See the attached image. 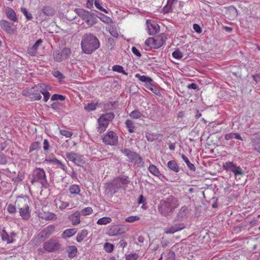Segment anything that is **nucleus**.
Instances as JSON below:
<instances>
[{"label":"nucleus","mask_w":260,"mask_h":260,"mask_svg":"<svg viewBox=\"0 0 260 260\" xmlns=\"http://www.w3.org/2000/svg\"><path fill=\"white\" fill-rule=\"evenodd\" d=\"M130 182L131 181L128 176H119L105 184V193L112 197L120 189L125 190Z\"/></svg>","instance_id":"1"},{"label":"nucleus","mask_w":260,"mask_h":260,"mask_svg":"<svg viewBox=\"0 0 260 260\" xmlns=\"http://www.w3.org/2000/svg\"><path fill=\"white\" fill-rule=\"evenodd\" d=\"M179 206L178 199L173 196L160 200L158 205L159 212L165 217L171 216L175 209Z\"/></svg>","instance_id":"2"},{"label":"nucleus","mask_w":260,"mask_h":260,"mask_svg":"<svg viewBox=\"0 0 260 260\" xmlns=\"http://www.w3.org/2000/svg\"><path fill=\"white\" fill-rule=\"evenodd\" d=\"M81 46L84 53L91 54L100 47V42L95 35L91 33H86L82 37Z\"/></svg>","instance_id":"3"},{"label":"nucleus","mask_w":260,"mask_h":260,"mask_svg":"<svg viewBox=\"0 0 260 260\" xmlns=\"http://www.w3.org/2000/svg\"><path fill=\"white\" fill-rule=\"evenodd\" d=\"M30 182L32 184L39 183L41 184L42 188H47L49 187L45 172L43 169L40 168H36L34 170Z\"/></svg>","instance_id":"4"},{"label":"nucleus","mask_w":260,"mask_h":260,"mask_svg":"<svg viewBox=\"0 0 260 260\" xmlns=\"http://www.w3.org/2000/svg\"><path fill=\"white\" fill-rule=\"evenodd\" d=\"M167 38L164 34H161L154 38H149L145 42V46L158 49L166 42Z\"/></svg>","instance_id":"5"},{"label":"nucleus","mask_w":260,"mask_h":260,"mask_svg":"<svg viewBox=\"0 0 260 260\" xmlns=\"http://www.w3.org/2000/svg\"><path fill=\"white\" fill-rule=\"evenodd\" d=\"M17 208L19 210L20 215L23 219L27 220L30 217L29 208L26 199H20L15 202Z\"/></svg>","instance_id":"6"},{"label":"nucleus","mask_w":260,"mask_h":260,"mask_svg":"<svg viewBox=\"0 0 260 260\" xmlns=\"http://www.w3.org/2000/svg\"><path fill=\"white\" fill-rule=\"evenodd\" d=\"M120 151L124 154L129 159L131 162L138 165L139 167L144 166V161L142 158L136 152H134L129 149H121Z\"/></svg>","instance_id":"7"},{"label":"nucleus","mask_w":260,"mask_h":260,"mask_svg":"<svg viewBox=\"0 0 260 260\" xmlns=\"http://www.w3.org/2000/svg\"><path fill=\"white\" fill-rule=\"evenodd\" d=\"M43 248L48 252H53L59 250L61 244L57 238L53 237L43 244Z\"/></svg>","instance_id":"8"},{"label":"nucleus","mask_w":260,"mask_h":260,"mask_svg":"<svg viewBox=\"0 0 260 260\" xmlns=\"http://www.w3.org/2000/svg\"><path fill=\"white\" fill-rule=\"evenodd\" d=\"M71 50L69 48H64L61 52L58 50L54 51L53 56L55 61L61 62L68 59L71 55Z\"/></svg>","instance_id":"9"},{"label":"nucleus","mask_w":260,"mask_h":260,"mask_svg":"<svg viewBox=\"0 0 260 260\" xmlns=\"http://www.w3.org/2000/svg\"><path fill=\"white\" fill-rule=\"evenodd\" d=\"M66 157L69 160L72 161L74 164L79 166L85 163L83 156L75 152H67Z\"/></svg>","instance_id":"10"},{"label":"nucleus","mask_w":260,"mask_h":260,"mask_svg":"<svg viewBox=\"0 0 260 260\" xmlns=\"http://www.w3.org/2000/svg\"><path fill=\"white\" fill-rule=\"evenodd\" d=\"M103 142L106 145H116L118 142V136L113 131L109 132L103 138Z\"/></svg>","instance_id":"11"},{"label":"nucleus","mask_w":260,"mask_h":260,"mask_svg":"<svg viewBox=\"0 0 260 260\" xmlns=\"http://www.w3.org/2000/svg\"><path fill=\"white\" fill-rule=\"evenodd\" d=\"M148 32L150 35H154L159 30V26L154 20H147L146 21Z\"/></svg>","instance_id":"12"},{"label":"nucleus","mask_w":260,"mask_h":260,"mask_svg":"<svg viewBox=\"0 0 260 260\" xmlns=\"http://www.w3.org/2000/svg\"><path fill=\"white\" fill-rule=\"evenodd\" d=\"M124 232L123 226L117 224L111 226L107 232V234L109 236H114L122 234Z\"/></svg>","instance_id":"13"},{"label":"nucleus","mask_w":260,"mask_h":260,"mask_svg":"<svg viewBox=\"0 0 260 260\" xmlns=\"http://www.w3.org/2000/svg\"><path fill=\"white\" fill-rule=\"evenodd\" d=\"M188 213L189 210L188 207L186 206H182L179 209L175 218V221H183L187 217V215Z\"/></svg>","instance_id":"14"},{"label":"nucleus","mask_w":260,"mask_h":260,"mask_svg":"<svg viewBox=\"0 0 260 260\" xmlns=\"http://www.w3.org/2000/svg\"><path fill=\"white\" fill-rule=\"evenodd\" d=\"M55 228L53 225H48L39 234V236L41 238L47 239L54 232Z\"/></svg>","instance_id":"15"},{"label":"nucleus","mask_w":260,"mask_h":260,"mask_svg":"<svg viewBox=\"0 0 260 260\" xmlns=\"http://www.w3.org/2000/svg\"><path fill=\"white\" fill-rule=\"evenodd\" d=\"M229 171L233 172L236 178L244 174V172L239 166L234 164L233 162H229Z\"/></svg>","instance_id":"16"},{"label":"nucleus","mask_w":260,"mask_h":260,"mask_svg":"<svg viewBox=\"0 0 260 260\" xmlns=\"http://www.w3.org/2000/svg\"><path fill=\"white\" fill-rule=\"evenodd\" d=\"M115 115L113 112L106 113L102 114L98 119V121H103L109 125L110 121H112Z\"/></svg>","instance_id":"17"},{"label":"nucleus","mask_w":260,"mask_h":260,"mask_svg":"<svg viewBox=\"0 0 260 260\" xmlns=\"http://www.w3.org/2000/svg\"><path fill=\"white\" fill-rule=\"evenodd\" d=\"M184 228H185V225L182 223L175 224L174 225L168 227L166 229V233L172 234L183 229Z\"/></svg>","instance_id":"18"},{"label":"nucleus","mask_w":260,"mask_h":260,"mask_svg":"<svg viewBox=\"0 0 260 260\" xmlns=\"http://www.w3.org/2000/svg\"><path fill=\"white\" fill-rule=\"evenodd\" d=\"M5 13L7 18L13 22H17L18 18L16 16V13L10 7H7L5 9Z\"/></svg>","instance_id":"19"},{"label":"nucleus","mask_w":260,"mask_h":260,"mask_svg":"<svg viewBox=\"0 0 260 260\" xmlns=\"http://www.w3.org/2000/svg\"><path fill=\"white\" fill-rule=\"evenodd\" d=\"M0 26L7 33L11 34L13 32L12 24L7 20L4 19L1 20Z\"/></svg>","instance_id":"20"},{"label":"nucleus","mask_w":260,"mask_h":260,"mask_svg":"<svg viewBox=\"0 0 260 260\" xmlns=\"http://www.w3.org/2000/svg\"><path fill=\"white\" fill-rule=\"evenodd\" d=\"M36 90L39 91L40 93L43 94V93L47 91V86L45 84H38V85H36L35 86L29 89V93H32Z\"/></svg>","instance_id":"21"},{"label":"nucleus","mask_w":260,"mask_h":260,"mask_svg":"<svg viewBox=\"0 0 260 260\" xmlns=\"http://www.w3.org/2000/svg\"><path fill=\"white\" fill-rule=\"evenodd\" d=\"M253 149L260 153V136H254L251 140Z\"/></svg>","instance_id":"22"},{"label":"nucleus","mask_w":260,"mask_h":260,"mask_svg":"<svg viewBox=\"0 0 260 260\" xmlns=\"http://www.w3.org/2000/svg\"><path fill=\"white\" fill-rule=\"evenodd\" d=\"M80 213L76 211L71 215L69 218L73 225H77L80 223Z\"/></svg>","instance_id":"23"},{"label":"nucleus","mask_w":260,"mask_h":260,"mask_svg":"<svg viewBox=\"0 0 260 260\" xmlns=\"http://www.w3.org/2000/svg\"><path fill=\"white\" fill-rule=\"evenodd\" d=\"M75 11L78 14V15L85 21L87 20V19H88V16L90 14V13L87 11L82 9H76Z\"/></svg>","instance_id":"24"},{"label":"nucleus","mask_w":260,"mask_h":260,"mask_svg":"<svg viewBox=\"0 0 260 260\" xmlns=\"http://www.w3.org/2000/svg\"><path fill=\"white\" fill-rule=\"evenodd\" d=\"M167 167L168 168L175 173H178L180 171V168L174 160H170L168 162Z\"/></svg>","instance_id":"25"},{"label":"nucleus","mask_w":260,"mask_h":260,"mask_svg":"<svg viewBox=\"0 0 260 260\" xmlns=\"http://www.w3.org/2000/svg\"><path fill=\"white\" fill-rule=\"evenodd\" d=\"M135 77L138 78L141 82H144L145 83V85H147L149 83L150 84V83L153 82L152 78L145 75H141L139 74H136L135 75Z\"/></svg>","instance_id":"26"},{"label":"nucleus","mask_w":260,"mask_h":260,"mask_svg":"<svg viewBox=\"0 0 260 260\" xmlns=\"http://www.w3.org/2000/svg\"><path fill=\"white\" fill-rule=\"evenodd\" d=\"M77 232V230L76 229H69L64 230L62 234H61V237L62 238L66 239L68 238H70L75 234Z\"/></svg>","instance_id":"27"},{"label":"nucleus","mask_w":260,"mask_h":260,"mask_svg":"<svg viewBox=\"0 0 260 260\" xmlns=\"http://www.w3.org/2000/svg\"><path fill=\"white\" fill-rule=\"evenodd\" d=\"M148 170L154 176L159 178L162 176L158 169L154 165H150L148 167Z\"/></svg>","instance_id":"28"},{"label":"nucleus","mask_w":260,"mask_h":260,"mask_svg":"<svg viewBox=\"0 0 260 260\" xmlns=\"http://www.w3.org/2000/svg\"><path fill=\"white\" fill-rule=\"evenodd\" d=\"M42 12L48 16H52L55 14V10L50 6H45L42 9Z\"/></svg>","instance_id":"29"},{"label":"nucleus","mask_w":260,"mask_h":260,"mask_svg":"<svg viewBox=\"0 0 260 260\" xmlns=\"http://www.w3.org/2000/svg\"><path fill=\"white\" fill-rule=\"evenodd\" d=\"M67 251L68 253L69 257L73 258L77 254V248L75 246H70L67 248Z\"/></svg>","instance_id":"30"},{"label":"nucleus","mask_w":260,"mask_h":260,"mask_svg":"<svg viewBox=\"0 0 260 260\" xmlns=\"http://www.w3.org/2000/svg\"><path fill=\"white\" fill-rule=\"evenodd\" d=\"M1 236L2 240L7 241V243H12L14 241L12 236H10L5 230L3 231Z\"/></svg>","instance_id":"31"},{"label":"nucleus","mask_w":260,"mask_h":260,"mask_svg":"<svg viewBox=\"0 0 260 260\" xmlns=\"http://www.w3.org/2000/svg\"><path fill=\"white\" fill-rule=\"evenodd\" d=\"M88 232L86 230H82L78 233L76 237V240L78 242H81L87 235Z\"/></svg>","instance_id":"32"},{"label":"nucleus","mask_w":260,"mask_h":260,"mask_svg":"<svg viewBox=\"0 0 260 260\" xmlns=\"http://www.w3.org/2000/svg\"><path fill=\"white\" fill-rule=\"evenodd\" d=\"M99 15L100 16H98V17L100 18V19L103 21V22L109 24L113 23V21L111 18L101 13H99Z\"/></svg>","instance_id":"33"},{"label":"nucleus","mask_w":260,"mask_h":260,"mask_svg":"<svg viewBox=\"0 0 260 260\" xmlns=\"http://www.w3.org/2000/svg\"><path fill=\"white\" fill-rule=\"evenodd\" d=\"M181 157L183 159V160L185 161V162L186 164L187 167L190 171H196V167L194 166V165L189 161L188 158L184 154H182Z\"/></svg>","instance_id":"34"},{"label":"nucleus","mask_w":260,"mask_h":260,"mask_svg":"<svg viewBox=\"0 0 260 260\" xmlns=\"http://www.w3.org/2000/svg\"><path fill=\"white\" fill-rule=\"evenodd\" d=\"M69 191L74 194H78L80 191V188L79 185L74 184L70 186Z\"/></svg>","instance_id":"35"},{"label":"nucleus","mask_w":260,"mask_h":260,"mask_svg":"<svg viewBox=\"0 0 260 260\" xmlns=\"http://www.w3.org/2000/svg\"><path fill=\"white\" fill-rule=\"evenodd\" d=\"M145 87L153 92L156 95H159L160 92L159 90L152 84V83H150V84H148L147 85H145Z\"/></svg>","instance_id":"36"},{"label":"nucleus","mask_w":260,"mask_h":260,"mask_svg":"<svg viewBox=\"0 0 260 260\" xmlns=\"http://www.w3.org/2000/svg\"><path fill=\"white\" fill-rule=\"evenodd\" d=\"M125 123L126 126L128 128L129 133H133L134 132V129L135 128V126L133 121L130 119H127L126 120Z\"/></svg>","instance_id":"37"},{"label":"nucleus","mask_w":260,"mask_h":260,"mask_svg":"<svg viewBox=\"0 0 260 260\" xmlns=\"http://www.w3.org/2000/svg\"><path fill=\"white\" fill-rule=\"evenodd\" d=\"M41 218L47 220H52L55 217V214L53 213H45L44 212L43 214L41 213Z\"/></svg>","instance_id":"38"},{"label":"nucleus","mask_w":260,"mask_h":260,"mask_svg":"<svg viewBox=\"0 0 260 260\" xmlns=\"http://www.w3.org/2000/svg\"><path fill=\"white\" fill-rule=\"evenodd\" d=\"M85 22L90 25H92L94 24L96 22V19L94 16L93 13H90L88 17V19L85 21Z\"/></svg>","instance_id":"39"},{"label":"nucleus","mask_w":260,"mask_h":260,"mask_svg":"<svg viewBox=\"0 0 260 260\" xmlns=\"http://www.w3.org/2000/svg\"><path fill=\"white\" fill-rule=\"evenodd\" d=\"M112 221L111 218L109 217H104L99 219L97 221V224L99 225L107 224L110 223Z\"/></svg>","instance_id":"40"},{"label":"nucleus","mask_w":260,"mask_h":260,"mask_svg":"<svg viewBox=\"0 0 260 260\" xmlns=\"http://www.w3.org/2000/svg\"><path fill=\"white\" fill-rule=\"evenodd\" d=\"M129 116L134 119L140 118L143 116V114L138 110L133 111L130 114Z\"/></svg>","instance_id":"41"},{"label":"nucleus","mask_w":260,"mask_h":260,"mask_svg":"<svg viewBox=\"0 0 260 260\" xmlns=\"http://www.w3.org/2000/svg\"><path fill=\"white\" fill-rule=\"evenodd\" d=\"M40 143L39 142H34L31 143L29 147V152L30 153L33 151L38 150L40 149Z\"/></svg>","instance_id":"42"},{"label":"nucleus","mask_w":260,"mask_h":260,"mask_svg":"<svg viewBox=\"0 0 260 260\" xmlns=\"http://www.w3.org/2000/svg\"><path fill=\"white\" fill-rule=\"evenodd\" d=\"M99 123V127H98V132L100 133H102L104 132L107 126H108V124H106V123H104L103 121H98Z\"/></svg>","instance_id":"43"},{"label":"nucleus","mask_w":260,"mask_h":260,"mask_svg":"<svg viewBox=\"0 0 260 260\" xmlns=\"http://www.w3.org/2000/svg\"><path fill=\"white\" fill-rule=\"evenodd\" d=\"M21 12L23 14V15L25 16L26 19L27 20H30L32 19V16L31 13H29L26 8L21 7L20 8Z\"/></svg>","instance_id":"44"},{"label":"nucleus","mask_w":260,"mask_h":260,"mask_svg":"<svg viewBox=\"0 0 260 260\" xmlns=\"http://www.w3.org/2000/svg\"><path fill=\"white\" fill-rule=\"evenodd\" d=\"M112 70L114 72L122 73L124 75H127V73L124 71L123 68L119 65H114L113 66Z\"/></svg>","instance_id":"45"},{"label":"nucleus","mask_w":260,"mask_h":260,"mask_svg":"<svg viewBox=\"0 0 260 260\" xmlns=\"http://www.w3.org/2000/svg\"><path fill=\"white\" fill-rule=\"evenodd\" d=\"M92 212L93 210L91 207H86L79 211L80 214L83 216L90 215L92 213Z\"/></svg>","instance_id":"46"},{"label":"nucleus","mask_w":260,"mask_h":260,"mask_svg":"<svg viewBox=\"0 0 260 260\" xmlns=\"http://www.w3.org/2000/svg\"><path fill=\"white\" fill-rule=\"evenodd\" d=\"M96 105L97 104L94 103H88L85 106L84 109L87 112L93 111L95 110Z\"/></svg>","instance_id":"47"},{"label":"nucleus","mask_w":260,"mask_h":260,"mask_svg":"<svg viewBox=\"0 0 260 260\" xmlns=\"http://www.w3.org/2000/svg\"><path fill=\"white\" fill-rule=\"evenodd\" d=\"M172 56L174 58L180 59L183 57L182 53L180 51L179 49L176 48L172 53Z\"/></svg>","instance_id":"48"},{"label":"nucleus","mask_w":260,"mask_h":260,"mask_svg":"<svg viewBox=\"0 0 260 260\" xmlns=\"http://www.w3.org/2000/svg\"><path fill=\"white\" fill-rule=\"evenodd\" d=\"M139 256L137 253H130L128 255H126V260H137L138 259Z\"/></svg>","instance_id":"49"},{"label":"nucleus","mask_w":260,"mask_h":260,"mask_svg":"<svg viewBox=\"0 0 260 260\" xmlns=\"http://www.w3.org/2000/svg\"><path fill=\"white\" fill-rule=\"evenodd\" d=\"M66 99V96L61 94H53L51 98L52 101H64Z\"/></svg>","instance_id":"50"},{"label":"nucleus","mask_w":260,"mask_h":260,"mask_svg":"<svg viewBox=\"0 0 260 260\" xmlns=\"http://www.w3.org/2000/svg\"><path fill=\"white\" fill-rule=\"evenodd\" d=\"M109 32L111 35L114 38H117L119 37V34L115 27H110L109 28Z\"/></svg>","instance_id":"51"},{"label":"nucleus","mask_w":260,"mask_h":260,"mask_svg":"<svg viewBox=\"0 0 260 260\" xmlns=\"http://www.w3.org/2000/svg\"><path fill=\"white\" fill-rule=\"evenodd\" d=\"M100 2V0H94V5L96 8L105 13H108V11L101 6Z\"/></svg>","instance_id":"52"},{"label":"nucleus","mask_w":260,"mask_h":260,"mask_svg":"<svg viewBox=\"0 0 260 260\" xmlns=\"http://www.w3.org/2000/svg\"><path fill=\"white\" fill-rule=\"evenodd\" d=\"M104 249L107 252H111L114 249V245L109 243H106L104 244Z\"/></svg>","instance_id":"53"},{"label":"nucleus","mask_w":260,"mask_h":260,"mask_svg":"<svg viewBox=\"0 0 260 260\" xmlns=\"http://www.w3.org/2000/svg\"><path fill=\"white\" fill-rule=\"evenodd\" d=\"M53 75L54 77L57 78L59 80H62L64 78V76L63 75V74L57 70L53 71Z\"/></svg>","instance_id":"54"},{"label":"nucleus","mask_w":260,"mask_h":260,"mask_svg":"<svg viewBox=\"0 0 260 260\" xmlns=\"http://www.w3.org/2000/svg\"><path fill=\"white\" fill-rule=\"evenodd\" d=\"M27 53L31 56H35L38 53V51L32 47H30L27 49Z\"/></svg>","instance_id":"55"},{"label":"nucleus","mask_w":260,"mask_h":260,"mask_svg":"<svg viewBox=\"0 0 260 260\" xmlns=\"http://www.w3.org/2000/svg\"><path fill=\"white\" fill-rule=\"evenodd\" d=\"M167 257L165 260H175V254L174 252L170 250L167 253Z\"/></svg>","instance_id":"56"},{"label":"nucleus","mask_w":260,"mask_h":260,"mask_svg":"<svg viewBox=\"0 0 260 260\" xmlns=\"http://www.w3.org/2000/svg\"><path fill=\"white\" fill-rule=\"evenodd\" d=\"M140 219V217L138 216H131L125 219V221L127 222H133L136 220Z\"/></svg>","instance_id":"57"},{"label":"nucleus","mask_w":260,"mask_h":260,"mask_svg":"<svg viewBox=\"0 0 260 260\" xmlns=\"http://www.w3.org/2000/svg\"><path fill=\"white\" fill-rule=\"evenodd\" d=\"M54 164L58 165L63 171H66L67 169V167L63 165L59 160L57 159L55 157L54 158Z\"/></svg>","instance_id":"58"},{"label":"nucleus","mask_w":260,"mask_h":260,"mask_svg":"<svg viewBox=\"0 0 260 260\" xmlns=\"http://www.w3.org/2000/svg\"><path fill=\"white\" fill-rule=\"evenodd\" d=\"M16 206H14L12 204H9L8 205V207H7V211L10 213H14L16 212Z\"/></svg>","instance_id":"59"},{"label":"nucleus","mask_w":260,"mask_h":260,"mask_svg":"<svg viewBox=\"0 0 260 260\" xmlns=\"http://www.w3.org/2000/svg\"><path fill=\"white\" fill-rule=\"evenodd\" d=\"M60 134L67 138H70L72 137L73 134V133L71 132L63 129L60 131Z\"/></svg>","instance_id":"60"},{"label":"nucleus","mask_w":260,"mask_h":260,"mask_svg":"<svg viewBox=\"0 0 260 260\" xmlns=\"http://www.w3.org/2000/svg\"><path fill=\"white\" fill-rule=\"evenodd\" d=\"M50 144L47 139L44 140L43 141V149L45 151H48L49 150Z\"/></svg>","instance_id":"61"},{"label":"nucleus","mask_w":260,"mask_h":260,"mask_svg":"<svg viewBox=\"0 0 260 260\" xmlns=\"http://www.w3.org/2000/svg\"><path fill=\"white\" fill-rule=\"evenodd\" d=\"M235 138L238 140H242L241 137L238 133H230L229 134V139Z\"/></svg>","instance_id":"62"},{"label":"nucleus","mask_w":260,"mask_h":260,"mask_svg":"<svg viewBox=\"0 0 260 260\" xmlns=\"http://www.w3.org/2000/svg\"><path fill=\"white\" fill-rule=\"evenodd\" d=\"M193 28L196 32H197L198 34H200L202 32V29L199 24H194L193 25Z\"/></svg>","instance_id":"63"},{"label":"nucleus","mask_w":260,"mask_h":260,"mask_svg":"<svg viewBox=\"0 0 260 260\" xmlns=\"http://www.w3.org/2000/svg\"><path fill=\"white\" fill-rule=\"evenodd\" d=\"M132 52L137 56L140 57L141 56V54L140 51L135 47H133L132 48Z\"/></svg>","instance_id":"64"}]
</instances>
